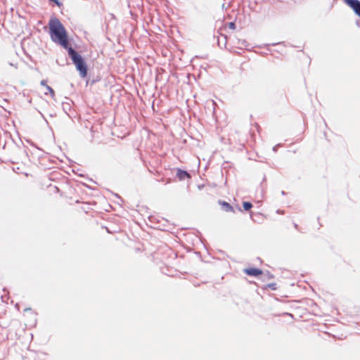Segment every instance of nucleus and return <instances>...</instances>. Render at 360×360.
<instances>
[{
	"mask_svg": "<svg viewBox=\"0 0 360 360\" xmlns=\"http://www.w3.org/2000/svg\"><path fill=\"white\" fill-rule=\"evenodd\" d=\"M49 27L51 40L54 43L60 44L64 49H68V35L60 20L56 18H51Z\"/></svg>",
	"mask_w": 360,
	"mask_h": 360,
	"instance_id": "nucleus-1",
	"label": "nucleus"
},
{
	"mask_svg": "<svg viewBox=\"0 0 360 360\" xmlns=\"http://www.w3.org/2000/svg\"><path fill=\"white\" fill-rule=\"evenodd\" d=\"M68 51L77 70L79 71L80 76L85 77L87 73L86 66L82 56L71 47L68 48Z\"/></svg>",
	"mask_w": 360,
	"mask_h": 360,
	"instance_id": "nucleus-2",
	"label": "nucleus"
},
{
	"mask_svg": "<svg viewBox=\"0 0 360 360\" xmlns=\"http://www.w3.org/2000/svg\"><path fill=\"white\" fill-rule=\"evenodd\" d=\"M68 51L77 70L79 71L80 76L85 77L87 73L86 66L82 56L71 47L68 48Z\"/></svg>",
	"mask_w": 360,
	"mask_h": 360,
	"instance_id": "nucleus-3",
	"label": "nucleus"
},
{
	"mask_svg": "<svg viewBox=\"0 0 360 360\" xmlns=\"http://www.w3.org/2000/svg\"><path fill=\"white\" fill-rule=\"evenodd\" d=\"M68 51L77 70L79 71L80 76L85 77L87 73L86 66L82 56L71 47L68 48Z\"/></svg>",
	"mask_w": 360,
	"mask_h": 360,
	"instance_id": "nucleus-4",
	"label": "nucleus"
},
{
	"mask_svg": "<svg viewBox=\"0 0 360 360\" xmlns=\"http://www.w3.org/2000/svg\"><path fill=\"white\" fill-rule=\"evenodd\" d=\"M345 3L349 6L354 13L360 16V1L359 0H344Z\"/></svg>",
	"mask_w": 360,
	"mask_h": 360,
	"instance_id": "nucleus-5",
	"label": "nucleus"
},
{
	"mask_svg": "<svg viewBox=\"0 0 360 360\" xmlns=\"http://www.w3.org/2000/svg\"><path fill=\"white\" fill-rule=\"evenodd\" d=\"M245 272L248 275L254 276H258L262 274L261 270H259L258 269H255V268L246 269H245Z\"/></svg>",
	"mask_w": 360,
	"mask_h": 360,
	"instance_id": "nucleus-6",
	"label": "nucleus"
},
{
	"mask_svg": "<svg viewBox=\"0 0 360 360\" xmlns=\"http://www.w3.org/2000/svg\"><path fill=\"white\" fill-rule=\"evenodd\" d=\"M176 176L180 180H184L186 178H190V174L188 172L181 169L177 171Z\"/></svg>",
	"mask_w": 360,
	"mask_h": 360,
	"instance_id": "nucleus-7",
	"label": "nucleus"
},
{
	"mask_svg": "<svg viewBox=\"0 0 360 360\" xmlns=\"http://www.w3.org/2000/svg\"><path fill=\"white\" fill-rule=\"evenodd\" d=\"M222 207L226 211V212H230V211H233V207L228 203V202H220Z\"/></svg>",
	"mask_w": 360,
	"mask_h": 360,
	"instance_id": "nucleus-8",
	"label": "nucleus"
},
{
	"mask_svg": "<svg viewBox=\"0 0 360 360\" xmlns=\"http://www.w3.org/2000/svg\"><path fill=\"white\" fill-rule=\"evenodd\" d=\"M45 89H46V91L44 92V94H50L51 97L53 98L54 97V94H55L53 89L51 86H49L48 85H46V88Z\"/></svg>",
	"mask_w": 360,
	"mask_h": 360,
	"instance_id": "nucleus-9",
	"label": "nucleus"
},
{
	"mask_svg": "<svg viewBox=\"0 0 360 360\" xmlns=\"http://www.w3.org/2000/svg\"><path fill=\"white\" fill-rule=\"evenodd\" d=\"M243 206L244 210H249L252 207V205L249 202H244Z\"/></svg>",
	"mask_w": 360,
	"mask_h": 360,
	"instance_id": "nucleus-10",
	"label": "nucleus"
},
{
	"mask_svg": "<svg viewBox=\"0 0 360 360\" xmlns=\"http://www.w3.org/2000/svg\"><path fill=\"white\" fill-rule=\"evenodd\" d=\"M229 27L231 28V29H234L235 28V24L233 22H230L229 23Z\"/></svg>",
	"mask_w": 360,
	"mask_h": 360,
	"instance_id": "nucleus-11",
	"label": "nucleus"
},
{
	"mask_svg": "<svg viewBox=\"0 0 360 360\" xmlns=\"http://www.w3.org/2000/svg\"><path fill=\"white\" fill-rule=\"evenodd\" d=\"M41 85L44 86L46 88V81L45 80H42L41 82Z\"/></svg>",
	"mask_w": 360,
	"mask_h": 360,
	"instance_id": "nucleus-12",
	"label": "nucleus"
},
{
	"mask_svg": "<svg viewBox=\"0 0 360 360\" xmlns=\"http://www.w3.org/2000/svg\"><path fill=\"white\" fill-rule=\"evenodd\" d=\"M51 1H53V2L56 3V4H58V0H51Z\"/></svg>",
	"mask_w": 360,
	"mask_h": 360,
	"instance_id": "nucleus-13",
	"label": "nucleus"
}]
</instances>
